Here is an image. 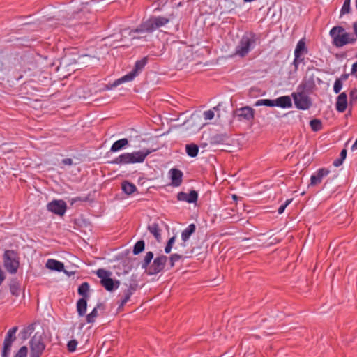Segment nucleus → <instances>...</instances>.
I'll return each instance as SVG.
<instances>
[{
	"mask_svg": "<svg viewBox=\"0 0 357 357\" xmlns=\"http://www.w3.org/2000/svg\"><path fill=\"white\" fill-rule=\"evenodd\" d=\"M307 49L305 45V41L304 38H301L297 43L294 50V56H298L299 57H302L303 55L307 54Z\"/></svg>",
	"mask_w": 357,
	"mask_h": 357,
	"instance_id": "aec40b11",
	"label": "nucleus"
},
{
	"mask_svg": "<svg viewBox=\"0 0 357 357\" xmlns=\"http://www.w3.org/2000/svg\"><path fill=\"white\" fill-rule=\"evenodd\" d=\"M122 190L126 195H131L136 191V186L128 181H123L122 183Z\"/></svg>",
	"mask_w": 357,
	"mask_h": 357,
	"instance_id": "393cba45",
	"label": "nucleus"
},
{
	"mask_svg": "<svg viewBox=\"0 0 357 357\" xmlns=\"http://www.w3.org/2000/svg\"><path fill=\"white\" fill-rule=\"evenodd\" d=\"M29 357H40L45 348L41 336L33 335L29 341Z\"/></svg>",
	"mask_w": 357,
	"mask_h": 357,
	"instance_id": "0eeeda50",
	"label": "nucleus"
},
{
	"mask_svg": "<svg viewBox=\"0 0 357 357\" xmlns=\"http://www.w3.org/2000/svg\"><path fill=\"white\" fill-rule=\"evenodd\" d=\"M342 161L343 160L342 159H340V158L336 159L333 162V165L335 167H339V166H340L342 164Z\"/></svg>",
	"mask_w": 357,
	"mask_h": 357,
	"instance_id": "c03bdc74",
	"label": "nucleus"
},
{
	"mask_svg": "<svg viewBox=\"0 0 357 357\" xmlns=\"http://www.w3.org/2000/svg\"><path fill=\"white\" fill-rule=\"evenodd\" d=\"M147 63V58L144 57L141 60H138L135 62L134 69L129 73L121 77V78L114 81L113 86H117L123 83L131 82L134 78L138 75L139 72L141 71Z\"/></svg>",
	"mask_w": 357,
	"mask_h": 357,
	"instance_id": "39448f33",
	"label": "nucleus"
},
{
	"mask_svg": "<svg viewBox=\"0 0 357 357\" xmlns=\"http://www.w3.org/2000/svg\"><path fill=\"white\" fill-rule=\"evenodd\" d=\"M169 22V19L165 17H153L142 23L136 29L129 32V36L132 39H139L142 37L137 36V33H151L157 29L165 26Z\"/></svg>",
	"mask_w": 357,
	"mask_h": 357,
	"instance_id": "f257e3e1",
	"label": "nucleus"
},
{
	"mask_svg": "<svg viewBox=\"0 0 357 357\" xmlns=\"http://www.w3.org/2000/svg\"><path fill=\"white\" fill-rule=\"evenodd\" d=\"M181 259V255L178 254H173L170 257V266L173 267L176 261Z\"/></svg>",
	"mask_w": 357,
	"mask_h": 357,
	"instance_id": "58836bf2",
	"label": "nucleus"
},
{
	"mask_svg": "<svg viewBox=\"0 0 357 357\" xmlns=\"http://www.w3.org/2000/svg\"><path fill=\"white\" fill-rule=\"evenodd\" d=\"M4 266L10 273H15L19 266V262L16 259L15 253L13 251L6 250L4 253Z\"/></svg>",
	"mask_w": 357,
	"mask_h": 357,
	"instance_id": "9d476101",
	"label": "nucleus"
},
{
	"mask_svg": "<svg viewBox=\"0 0 357 357\" xmlns=\"http://www.w3.org/2000/svg\"><path fill=\"white\" fill-rule=\"evenodd\" d=\"M357 70V62L356 63H354L353 65H352V68H351V72L354 73L355 71H356Z\"/></svg>",
	"mask_w": 357,
	"mask_h": 357,
	"instance_id": "8fccbe9b",
	"label": "nucleus"
},
{
	"mask_svg": "<svg viewBox=\"0 0 357 357\" xmlns=\"http://www.w3.org/2000/svg\"><path fill=\"white\" fill-rule=\"evenodd\" d=\"M254 106H255V107H260V106L275 107L274 100L259 99L255 102Z\"/></svg>",
	"mask_w": 357,
	"mask_h": 357,
	"instance_id": "bb28decb",
	"label": "nucleus"
},
{
	"mask_svg": "<svg viewBox=\"0 0 357 357\" xmlns=\"http://www.w3.org/2000/svg\"><path fill=\"white\" fill-rule=\"evenodd\" d=\"M175 240H176V237L175 236H173L172 238H170L167 242V243L170 245H172L173 246V245L175 243Z\"/></svg>",
	"mask_w": 357,
	"mask_h": 357,
	"instance_id": "09e8293b",
	"label": "nucleus"
},
{
	"mask_svg": "<svg viewBox=\"0 0 357 357\" xmlns=\"http://www.w3.org/2000/svg\"><path fill=\"white\" fill-rule=\"evenodd\" d=\"M151 152L152 151L149 149H142L132 153H124L115 158L112 163L115 165L141 163Z\"/></svg>",
	"mask_w": 357,
	"mask_h": 357,
	"instance_id": "f03ea898",
	"label": "nucleus"
},
{
	"mask_svg": "<svg viewBox=\"0 0 357 357\" xmlns=\"http://www.w3.org/2000/svg\"><path fill=\"white\" fill-rule=\"evenodd\" d=\"M351 150H352V151L357 150V139L355 141V142H354V144L352 145V146H351Z\"/></svg>",
	"mask_w": 357,
	"mask_h": 357,
	"instance_id": "3c124183",
	"label": "nucleus"
},
{
	"mask_svg": "<svg viewBox=\"0 0 357 357\" xmlns=\"http://www.w3.org/2000/svg\"><path fill=\"white\" fill-rule=\"evenodd\" d=\"M329 171L326 169H320L315 174H312L310 178V184L316 185L320 183L324 177L326 176Z\"/></svg>",
	"mask_w": 357,
	"mask_h": 357,
	"instance_id": "f3484780",
	"label": "nucleus"
},
{
	"mask_svg": "<svg viewBox=\"0 0 357 357\" xmlns=\"http://www.w3.org/2000/svg\"><path fill=\"white\" fill-rule=\"evenodd\" d=\"M354 30L356 36H357V22L354 24Z\"/></svg>",
	"mask_w": 357,
	"mask_h": 357,
	"instance_id": "603ef678",
	"label": "nucleus"
},
{
	"mask_svg": "<svg viewBox=\"0 0 357 357\" xmlns=\"http://www.w3.org/2000/svg\"><path fill=\"white\" fill-rule=\"evenodd\" d=\"M178 201L185 202L189 204L196 203L198 199V193L195 190H191L190 193L180 192L177 195Z\"/></svg>",
	"mask_w": 357,
	"mask_h": 357,
	"instance_id": "2eb2a0df",
	"label": "nucleus"
},
{
	"mask_svg": "<svg viewBox=\"0 0 357 357\" xmlns=\"http://www.w3.org/2000/svg\"><path fill=\"white\" fill-rule=\"evenodd\" d=\"M153 254L152 252H146L144 259V262L142 264L143 268H146V266L150 264L151 261L153 259Z\"/></svg>",
	"mask_w": 357,
	"mask_h": 357,
	"instance_id": "72a5a7b5",
	"label": "nucleus"
},
{
	"mask_svg": "<svg viewBox=\"0 0 357 357\" xmlns=\"http://www.w3.org/2000/svg\"><path fill=\"white\" fill-rule=\"evenodd\" d=\"M132 294V291L130 289H128L126 291L123 298L121 301V306H123L130 298V296Z\"/></svg>",
	"mask_w": 357,
	"mask_h": 357,
	"instance_id": "473e14b6",
	"label": "nucleus"
},
{
	"mask_svg": "<svg viewBox=\"0 0 357 357\" xmlns=\"http://www.w3.org/2000/svg\"><path fill=\"white\" fill-rule=\"evenodd\" d=\"M255 44V35L252 33H245L236 47L235 55L240 57L245 56L254 48Z\"/></svg>",
	"mask_w": 357,
	"mask_h": 357,
	"instance_id": "20e7f679",
	"label": "nucleus"
},
{
	"mask_svg": "<svg viewBox=\"0 0 357 357\" xmlns=\"http://www.w3.org/2000/svg\"><path fill=\"white\" fill-rule=\"evenodd\" d=\"M335 107L336 109L340 112H343L346 110L347 107V96L344 92L338 96Z\"/></svg>",
	"mask_w": 357,
	"mask_h": 357,
	"instance_id": "a211bd4d",
	"label": "nucleus"
},
{
	"mask_svg": "<svg viewBox=\"0 0 357 357\" xmlns=\"http://www.w3.org/2000/svg\"><path fill=\"white\" fill-rule=\"evenodd\" d=\"M291 97L295 106L299 109H308L312 105L309 97L303 92H294L291 93Z\"/></svg>",
	"mask_w": 357,
	"mask_h": 357,
	"instance_id": "1a4fd4ad",
	"label": "nucleus"
},
{
	"mask_svg": "<svg viewBox=\"0 0 357 357\" xmlns=\"http://www.w3.org/2000/svg\"><path fill=\"white\" fill-rule=\"evenodd\" d=\"M31 330H32V328L31 327H29V328L24 329V331H22L21 332V333L22 334L23 337L26 338L27 335L31 333L30 331Z\"/></svg>",
	"mask_w": 357,
	"mask_h": 357,
	"instance_id": "37998d69",
	"label": "nucleus"
},
{
	"mask_svg": "<svg viewBox=\"0 0 357 357\" xmlns=\"http://www.w3.org/2000/svg\"><path fill=\"white\" fill-rule=\"evenodd\" d=\"M196 227L195 224L189 225L181 234V239L185 243L186 242L190 237V236L195 231Z\"/></svg>",
	"mask_w": 357,
	"mask_h": 357,
	"instance_id": "4be33fe9",
	"label": "nucleus"
},
{
	"mask_svg": "<svg viewBox=\"0 0 357 357\" xmlns=\"http://www.w3.org/2000/svg\"><path fill=\"white\" fill-rule=\"evenodd\" d=\"M187 154L192 158L196 157L199 152V147L195 144H189L185 146Z\"/></svg>",
	"mask_w": 357,
	"mask_h": 357,
	"instance_id": "b1692460",
	"label": "nucleus"
},
{
	"mask_svg": "<svg viewBox=\"0 0 357 357\" xmlns=\"http://www.w3.org/2000/svg\"><path fill=\"white\" fill-rule=\"evenodd\" d=\"M167 261V257L165 255L157 257L151 267V274H156L163 270Z\"/></svg>",
	"mask_w": 357,
	"mask_h": 357,
	"instance_id": "4468645a",
	"label": "nucleus"
},
{
	"mask_svg": "<svg viewBox=\"0 0 357 357\" xmlns=\"http://www.w3.org/2000/svg\"><path fill=\"white\" fill-rule=\"evenodd\" d=\"M98 316V310L97 307H94L93 310L86 316V321L88 323H93L95 321V319Z\"/></svg>",
	"mask_w": 357,
	"mask_h": 357,
	"instance_id": "2f4dec72",
	"label": "nucleus"
},
{
	"mask_svg": "<svg viewBox=\"0 0 357 357\" xmlns=\"http://www.w3.org/2000/svg\"><path fill=\"white\" fill-rule=\"evenodd\" d=\"M292 199H287L285 201V202L282 204L278 209V212L279 214H282L284 213L285 208H287V206L291 202Z\"/></svg>",
	"mask_w": 357,
	"mask_h": 357,
	"instance_id": "a19ab883",
	"label": "nucleus"
},
{
	"mask_svg": "<svg viewBox=\"0 0 357 357\" xmlns=\"http://www.w3.org/2000/svg\"><path fill=\"white\" fill-rule=\"evenodd\" d=\"M275 107L283 109L291 108L292 107L291 99L289 96L278 97L274 100Z\"/></svg>",
	"mask_w": 357,
	"mask_h": 357,
	"instance_id": "dca6fc26",
	"label": "nucleus"
},
{
	"mask_svg": "<svg viewBox=\"0 0 357 357\" xmlns=\"http://www.w3.org/2000/svg\"><path fill=\"white\" fill-rule=\"evenodd\" d=\"M47 208L56 215H63L66 211L67 206L63 200L55 199L47 204Z\"/></svg>",
	"mask_w": 357,
	"mask_h": 357,
	"instance_id": "9b49d317",
	"label": "nucleus"
},
{
	"mask_svg": "<svg viewBox=\"0 0 357 357\" xmlns=\"http://www.w3.org/2000/svg\"><path fill=\"white\" fill-rule=\"evenodd\" d=\"M342 88V82L340 79H337L335 81L333 85V91L335 93H339Z\"/></svg>",
	"mask_w": 357,
	"mask_h": 357,
	"instance_id": "c9c22d12",
	"label": "nucleus"
},
{
	"mask_svg": "<svg viewBox=\"0 0 357 357\" xmlns=\"http://www.w3.org/2000/svg\"><path fill=\"white\" fill-rule=\"evenodd\" d=\"M77 346V342L75 340H72L68 342L67 347L68 349L70 352H73L76 350V347Z\"/></svg>",
	"mask_w": 357,
	"mask_h": 357,
	"instance_id": "e433bc0d",
	"label": "nucleus"
},
{
	"mask_svg": "<svg viewBox=\"0 0 357 357\" xmlns=\"http://www.w3.org/2000/svg\"><path fill=\"white\" fill-rule=\"evenodd\" d=\"M303 57H299L298 56H294V59L293 61V66H294V70L296 71L298 68V66L303 61Z\"/></svg>",
	"mask_w": 357,
	"mask_h": 357,
	"instance_id": "4c0bfd02",
	"label": "nucleus"
},
{
	"mask_svg": "<svg viewBox=\"0 0 357 357\" xmlns=\"http://www.w3.org/2000/svg\"><path fill=\"white\" fill-rule=\"evenodd\" d=\"M10 292L13 295L17 296L20 294V287L18 285L13 284L10 286Z\"/></svg>",
	"mask_w": 357,
	"mask_h": 357,
	"instance_id": "79ce46f5",
	"label": "nucleus"
},
{
	"mask_svg": "<svg viewBox=\"0 0 357 357\" xmlns=\"http://www.w3.org/2000/svg\"><path fill=\"white\" fill-rule=\"evenodd\" d=\"M89 291V285L87 282L82 283L78 288V294L83 296V298H86L88 296V292Z\"/></svg>",
	"mask_w": 357,
	"mask_h": 357,
	"instance_id": "cd10ccee",
	"label": "nucleus"
},
{
	"mask_svg": "<svg viewBox=\"0 0 357 357\" xmlns=\"http://www.w3.org/2000/svg\"><path fill=\"white\" fill-rule=\"evenodd\" d=\"M128 145V140L126 138H122L116 141L110 148V152L116 153L123 149Z\"/></svg>",
	"mask_w": 357,
	"mask_h": 357,
	"instance_id": "412c9836",
	"label": "nucleus"
},
{
	"mask_svg": "<svg viewBox=\"0 0 357 357\" xmlns=\"http://www.w3.org/2000/svg\"><path fill=\"white\" fill-rule=\"evenodd\" d=\"M87 301L85 298H80L77 303V310L80 317H83L86 311Z\"/></svg>",
	"mask_w": 357,
	"mask_h": 357,
	"instance_id": "5701e85b",
	"label": "nucleus"
},
{
	"mask_svg": "<svg viewBox=\"0 0 357 357\" xmlns=\"http://www.w3.org/2000/svg\"><path fill=\"white\" fill-rule=\"evenodd\" d=\"M205 120H211L214 118V112L211 109L205 111L203 114Z\"/></svg>",
	"mask_w": 357,
	"mask_h": 357,
	"instance_id": "ea45409f",
	"label": "nucleus"
},
{
	"mask_svg": "<svg viewBox=\"0 0 357 357\" xmlns=\"http://www.w3.org/2000/svg\"><path fill=\"white\" fill-rule=\"evenodd\" d=\"M169 176L171 180V185L173 187H178L181 185L183 181V172L176 168L169 169Z\"/></svg>",
	"mask_w": 357,
	"mask_h": 357,
	"instance_id": "ddd939ff",
	"label": "nucleus"
},
{
	"mask_svg": "<svg viewBox=\"0 0 357 357\" xmlns=\"http://www.w3.org/2000/svg\"><path fill=\"white\" fill-rule=\"evenodd\" d=\"M17 331V327L14 326L9 329L6 333L3 341V350L1 357H8L10 353L13 342L15 340V334Z\"/></svg>",
	"mask_w": 357,
	"mask_h": 357,
	"instance_id": "6e6552de",
	"label": "nucleus"
},
{
	"mask_svg": "<svg viewBox=\"0 0 357 357\" xmlns=\"http://www.w3.org/2000/svg\"><path fill=\"white\" fill-rule=\"evenodd\" d=\"M73 161L70 158H66L63 160V163L64 165H70L72 164Z\"/></svg>",
	"mask_w": 357,
	"mask_h": 357,
	"instance_id": "de8ad7c7",
	"label": "nucleus"
},
{
	"mask_svg": "<svg viewBox=\"0 0 357 357\" xmlns=\"http://www.w3.org/2000/svg\"><path fill=\"white\" fill-rule=\"evenodd\" d=\"M144 249V241H137L133 248V253L135 255H138L142 252Z\"/></svg>",
	"mask_w": 357,
	"mask_h": 357,
	"instance_id": "c756f323",
	"label": "nucleus"
},
{
	"mask_svg": "<svg viewBox=\"0 0 357 357\" xmlns=\"http://www.w3.org/2000/svg\"><path fill=\"white\" fill-rule=\"evenodd\" d=\"M351 0H344L343 6L341 8V15H344L350 12Z\"/></svg>",
	"mask_w": 357,
	"mask_h": 357,
	"instance_id": "f704fd0d",
	"label": "nucleus"
},
{
	"mask_svg": "<svg viewBox=\"0 0 357 357\" xmlns=\"http://www.w3.org/2000/svg\"><path fill=\"white\" fill-rule=\"evenodd\" d=\"M97 275L100 279L101 284L107 291H112L114 289H117L119 285V282H114L111 278V273L105 269H98L97 271Z\"/></svg>",
	"mask_w": 357,
	"mask_h": 357,
	"instance_id": "423d86ee",
	"label": "nucleus"
},
{
	"mask_svg": "<svg viewBox=\"0 0 357 357\" xmlns=\"http://www.w3.org/2000/svg\"><path fill=\"white\" fill-rule=\"evenodd\" d=\"M148 229L150 231V233L152 234L157 240H159L160 238V229L158 224L153 223L151 225H149L148 226Z\"/></svg>",
	"mask_w": 357,
	"mask_h": 357,
	"instance_id": "a878e982",
	"label": "nucleus"
},
{
	"mask_svg": "<svg viewBox=\"0 0 357 357\" xmlns=\"http://www.w3.org/2000/svg\"><path fill=\"white\" fill-rule=\"evenodd\" d=\"M346 155H347V151H346V149L342 150V151L340 153V159L344 160L345 159V158H346Z\"/></svg>",
	"mask_w": 357,
	"mask_h": 357,
	"instance_id": "49530a36",
	"label": "nucleus"
},
{
	"mask_svg": "<svg viewBox=\"0 0 357 357\" xmlns=\"http://www.w3.org/2000/svg\"><path fill=\"white\" fill-rule=\"evenodd\" d=\"M28 348L26 346L21 347L14 355V357H27Z\"/></svg>",
	"mask_w": 357,
	"mask_h": 357,
	"instance_id": "7c9ffc66",
	"label": "nucleus"
},
{
	"mask_svg": "<svg viewBox=\"0 0 357 357\" xmlns=\"http://www.w3.org/2000/svg\"><path fill=\"white\" fill-rule=\"evenodd\" d=\"M45 266L52 271H62L64 268V265L56 259H50L47 261Z\"/></svg>",
	"mask_w": 357,
	"mask_h": 357,
	"instance_id": "6ab92c4d",
	"label": "nucleus"
},
{
	"mask_svg": "<svg viewBox=\"0 0 357 357\" xmlns=\"http://www.w3.org/2000/svg\"><path fill=\"white\" fill-rule=\"evenodd\" d=\"M329 34L333 39V44L336 47H342L347 44H354L356 39L351 34L345 31L342 26L333 27Z\"/></svg>",
	"mask_w": 357,
	"mask_h": 357,
	"instance_id": "7ed1b4c3",
	"label": "nucleus"
},
{
	"mask_svg": "<svg viewBox=\"0 0 357 357\" xmlns=\"http://www.w3.org/2000/svg\"><path fill=\"white\" fill-rule=\"evenodd\" d=\"M172 245H170L169 243H167L165 248V252L168 254L171 252L172 250Z\"/></svg>",
	"mask_w": 357,
	"mask_h": 357,
	"instance_id": "a18cd8bd",
	"label": "nucleus"
},
{
	"mask_svg": "<svg viewBox=\"0 0 357 357\" xmlns=\"http://www.w3.org/2000/svg\"><path fill=\"white\" fill-rule=\"evenodd\" d=\"M236 114L240 120L252 121L255 116V110L252 107L246 106L236 109Z\"/></svg>",
	"mask_w": 357,
	"mask_h": 357,
	"instance_id": "f8f14e48",
	"label": "nucleus"
},
{
	"mask_svg": "<svg viewBox=\"0 0 357 357\" xmlns=\"http://www.w3.org/2000/svg\"><path fill=\"white\" fill-rule=\"evenodd\" d=\"M310 125L313 131H319L322 128L321 121L319 119L311 120Z\"/></svg>",
	"mask_w": 357,
	"mask_h": 357,
	"instance_id": "c85d7f7f",
	"label": "nucleus"
}]
</instances>
